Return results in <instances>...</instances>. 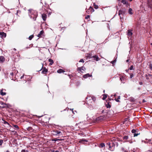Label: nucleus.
Listing matches in <instances>:
<instances>
[{
  "label": "nucleus",
  "mask_w": 152,
  "mask_h": 152,
  "mask_svg": "<svg viewBox=\"0 0 152 152\" xmlns=\"http://www.w3.org/2000/svg\"><path fill=\"white\" fill-rule=\"evenodd\" d=\"M28 11V15L30 18L33 19L35 21L38 15L37 11L32 9L29 10Z\"/></svg>",
  "instance_id": "nucleus-1"
},
{
  "label": "nucleus",
  "mask_w": 152,
  "mask_h": 152,
  "mask_svg": "<svg viewBox=\"0 0 152 152\" xmlns=\"http://www.w3.org/2000/svg\"><path fill=\"white\" fill-rule=\"evenodd\" d=\"M109 150L113 151V146H114V143L112 141H111L110 142H108L107 143Z\"/></svg>",
  "instance_id": "nucleus-2"
},
{
  "label": "nucleus",
  "mask_w": 152,
  "mask_h": 152,
  "mask_svg": "<svg viewBox=\"0 0 152 152\" xmlns=\"http://www.w3.org/2000/svg\"><path fill=\"white\" fill-rule=\"evenodd\" d=\"M94 9L91 7L90 6L89 8L86 11V12H87L88 14H90V13H92L93 12H94Z\"/></svg>",
  "instance_id": "nucleus-3"
},
{
  "label": "nucleus",
  "mask_w": 152,
  "mask_h": 152,
  "mask_svg": "<svg viewBox=\"0 0 152 152\" xmlns=\"http://www.w3.org/2000/svg\"><path fill=\"white\" fill-rule=\"evenodd\" d=\"M120 79L122 83H125L126 80L125 76H121L120 77Z\"/></svg>",
  "instance_id": "nucleus-4"
},
{
  "label": "nucleus",
  "mask_w": 152,
  "mask_h": 152,
  "mask_svg": "<svg viewBox=\"0 0 152 152\" xmlns=\"http://www.w3.org/2000/svg\"><path fill=\"white\" fill-rule=\"evenodd\" d=\"M133 33L132 32V30H128L127 31V35L129 37H132Z\"/></svg>",
  "instance_id": "nucleus-5"
},
{
  "label": "nucleus",
  "mask_w": 152,
  "mask_h": 152,
  "mask_svg": "<svg viewBox=\"0 0 152 152\" xmlns=\"http://www.w3.org/2000/svg\"><path fill=\"white\" fill-rule=\"evenodd\" d=\"M86 69L85 68L84 66H82L80 67H79L78 68L77 70L79 71V72H83L82 71V70L85 71Z\"/></svg>",
  "instance_id": "nucleus-6"
},
{
  "label": "nucleus",
  "mask_w": 152,
  "mask_h": 152,
  "mask_svg": "<svg viewBox=\"0 0 152 152\" xmlns=\"http://www.w3.org/2000/svg\"><path fill=\"white\" fill-rule=\"evenodd\" d=\"M121 2L124 4L127 7H128L129 5L128 1H126V0H122Z\"/></svg>",
  "instance_id": "nucleus-7"
},
{
  "label": "nucleus",
  "mask_w": 152,
  "mask_h": 152,
  "mask_svg": "<svg viewBox=\"0 0 152 152\" xmlns=\"http://www.w3.org/2000/svg\"><path fill=\"white\" fill-rule=\"evenodd\" d=\"M91 53L92 52L90 53H88V56H86V57H98V56L96 55L92 56L93 55Z\"/></svg>",
  "instance_id": "nucleus-8"
},
{
  "label": "nucleus",
  "mask_w": 152,
  "mask_h": 152,
  "mask_svg": "<svg viewBox=\"0 0 152 152\" xmlns=\"http://www.w3.org/2000/svg\"><path fill=\"white\" fill-rule=\"evenodd\" d=\"M0 105H1L0 107H1L2 108H4L7 106V104H6L1 102H0Z\"/></svg>",
  "instance_id": "nucleus-9"
},
{
  "label": "nucleus",
  "mask_w": 152,
  "mask_h": 152,
  "mask_svg": "<svg viewBox=\"0 0 152 152\" xmlns=\"http://www.w3.org/2000/svg\"><path fill=\"white\" fill-rule=\"evenodd\" d=\"M129 137L128 136H125L123 137V139L124 141V142H127V140L129 139Z\"/></svg>",
  "instance_id": "nucleus-10"
},
{
  "label": "nucleus",
  "mask_w": 152,
  "mask_h": 152,
  "mask_svg": "<svg viewBox=\"0 0 152 152\" xmlns=\"http://www.w3.org/2000/svg\"><path fill=\"white\" fill-rule=\"evenodd\" d=\"M92 76L91 75L89 74L88 73L84 75L83 76V77L84 78H87L88 77H92Z\"/></svg>",
  "instance_id": "nucleus-11"
},
{
  "label": "nucleus",
  "mask_w": 152,
  "mask_h": 152,
  "mask_svg": "<svg viewBox=\"0 0 152 152\" xmlns=\"http://www.w3.org/2000/svg\"><path fill=\"white\" fill-rule=\"evenodd\" d=\"M125 10H120L119 12V15H120V17L121 18V15H123L124 14Z\"/></svg>",
  "instance_id": "nucleus-12"
},
{
  "label": "nucleus",
  "mask_w": 152,
  "mask_h": 152,
  "mask_svg": "<svg viewBox=\"0 0 152 152\" xmlns=\"http://www.w3.org/2000/svg\"><path fill=\"white\" fill-rule=\"evenodd\" d=\"M48 69H46L45 67L43 68L42 70V73L43 74H45L46 73L48 72Z\"/></svg>",
  "instance_id": "nucleus-13"
},
{
  "label": "nucleus",
  "mask_w": 152,
  "mask_h": 152,
  "mask_svg": "<svg viewBox=\"0 0 152 152\" xmlns=\"http://www.w3.org/2000/svg\"><path fill=\"white\" fill-rule=\"evenodd\" d=\"M42 16L43 20H44L45 21L46 20L47 18L46 15L45 14H43L42 15Z\"/></svg>",
  "instance_id": "nucleus-14"
},
{
  "label": "nucleus",
  "mask_w": 152,
  "mask_h": 152,
  "mask_svg": "<svg viewBox=\"0 0 152 152\" xmlns=\"http://www.w3.org/2000/svg\"><path fill=\"white\" fill-rule=\"evenodd\" d=\"M44 33V31H41L39 34L37 35V37H42V35Z\"/></svg>",
  "instance_id": "nucleus-15"
},
{
  "label": "nucleus",
  "mask_w": 152,
  "mask_h": 152,
  "mask_svg": "<svg viewBox=\"0 0 152 152\" xmlns=\"http://www.w3.org/2000/svg\"><path fill=\"white\" fill-rule=\"evenodd\" d=\"M26 129L28 131L31 132H32L33 130L32 128L31 127H28L26 128Z\"/></svg>",
  "instance_id": "nucleus-16"
},
{
  "label": "nucleus",
  "mask_w": 152,
  "mask_h": 152,
  "mask_svg": "<svg viewBox=\"0 0 152 152\" xmlns=\"http://www.w3.org/2000/svg\"><path fill=\"white\" fill-rule=\"evenodd\" d=\"M103 119V117L102 116H100V117H97L96 119V120L97 121H99L100 120H101Z\"/></svg>",
  "instance_id": "nucleus-17"
},
{
  "label": "nucleus",
  "mask_w": 152,
  "mask_h": 152,
  "mask_svg": "<svg viewBox=\"0 0 152 152\" xmlns=\"http://www.w3.org/2000/svg\"><path fill=\"white\" fill-rule=\"evenodd\" d=\"M0 35L2 37H6V34L4 32H0Z\"/></svg>",
  "instance_id": "nucleus-18"
},
{
  "label": "nucleus",
  "mask_w": 152,
  "mask_h": 152,
  "mask_svg": "<svg viewBox=\"0 0 152 152\" xmlns=\"http://www.w3.org/2000/svg\"><path fill=\"white\" fill-rule=\"evenodd\" d=\"M64 72H65V71L61 69H59L57 71V72L58 73H61Z\"/></svg>",
  "instance_id": "nucleus-19"
},
{
  "label": "nucleus",
  "mask_w": 152,
  "mask_h": 152,
  "mask_svg": "<svg viewBox=\"0 0 152 152\" xmlns=\"http://www.w3.org/2000/svg\"><path fill=\"white\" fill-rule=\"evenodd\" d=\"M107 113L108 114H110V116H112L114 114V112L112 110L111 111L110 110L108 111Z\"/></svg>",
  "instance_id": "nucleus-20"
},
{
  "label": "nucleus",
  "mask_w": 152,
  "mask_h": 152,
  "mask_svg": "<svg viewBox=\"0 0 152 152\" xmlns=\"http://www.w3.org/2000/svg\"><path fill=\"white\" fill-rule=\"evenodd\" d=\"M54 132H56V134H55L56 135L58 134H60L61 133V132L58 130H56V131H54Z\"/></svg>",
  "instance_id": "nucleus-21"
},
{
  "label": "nucleus",
  "mask_w": 152,
  "mask_h": 152,
  "mask_svg": "<svg viewBox=\"0 0 152 152\" xmlns=\"http://www.w3.org/2000/svg\"><path fill=\"white\" fill-rule=\"evenodd\" d=\"M5 60V58H0V63H2Z\"/></svg>",
  "instance_id": "nucleus-22"
},
{
  "label": "nucleus",
  "mask_w": 152,
  "mask_h": 152,
  "mask_svg": "<svg viewBox=\"0 0 152 152\" xmlns=\"http://www.w3.org/2000/svg\"><path fill=\"white\" fill-rule=\"evenodd\" d=\"M120 99V96H118L117 99L115 98V100L117 102H120V101L119 100V99Z\"/></svg>",
  "instance_id": "nucleus-23"
},
{
  "label": "nucleus",
  "mask_w": 152,
  "mask_h": 152,
  "mask_svg": "<svg viewBox=\"0 0 152 152\" xmlns=\"http://www.w3.org/2000/svg\"><path fill=\"white\" fill-rule=\"evenodd\" d=\"M0 94L2 96H4L6 95V93L5 92H4L3 91V90L2 89L0 91Z\"/></svg>",
  "instance_id": "nucleus-24"
},
{
  "label": "nucleus",
  "mask_w": 152,
  "mask_h": 152,
  "mask_svg": "<svg viewBox=\"0 0 152 152\" xmlns=\"http://www.w3.org/2000/svg\"><path fill=\"white\" fill-rule=\"evenodd\" d=\"M103 97L102 98V99L103 100H104L106 99V98L107 97V95L106 94H104L103 95Z\"/></svg>",
  "instance_id": "nucleus-25"
},
{
  "label": "nucleus",
  "mask_w": 152,
  "mask_h": 152,
  "mask_svg": "<svg viewBox=\"0 0 152 152\" xmlns=\"http://www.w3.org/2000/svg\"><path fill=\"white\" fill-rule=\"evenodd\" d=\"M49 62H50V63L49 64L50 65H52L53 63V60L51 59H49Z\"/></svg>",
  "instance_id": "nucleus-26"
},
{
  "label": "nucleus",
  "mask_w": 152,
  "mask_h": 152,
  "mask_svg": "<svg viewBox=\"0 0 152 152\" xmlns=\"http://www.w3.org/2000/svg\"><path fill=\"white\" fill-rule=\"evenodd\" d=\"M84 141L87 142L88 141L85 139H82V140H80L79 141V142L80 143H83V142H84Z\"/></svg>",
  "instance_id": "nucleus-27"
},
{
  "label": "nucleus",
  "mask_w": 152,
  "mask_h": 152,
  "mask_svg": "<svg viewBox=\"0 0 152 152\" xmlns=\"http://www.w3.org/2000/svg\"><path fill=\"white\" fill-rule=\"evenodd\" d=\"M13 127L15 128V129L16 130H18L19 129V127L17 125H13Z\"/></svg>",
  "instance_id": "nucleus-28"
},
{
  "label": "nucleus",
  "mask_w": 152,
  "mask_h": 152,
  "mask_svg": "<svg viewBox=\"0 0 152 152\" xmlns=\"http://www.w3.org/2000/svg\"><path fill=\"white\" fill-rule=\"evenodd\" d=\"M132 9L131 8H130L129 10V13L130 14H133L132 12Z\"/></svg>",
  "instance_id": "nucleus-29"
},
{
  "label": "nucleus",
  "mask_w": 152,
  "mask_h": 152,
  "mask_svg": "<svg viewBox=\"0 0 152 152\" xmlns=\"http://www.w3.org/2000/svg\"><path fill=\"white\" fill-rule=\"evenodd\" d=\"M106 106L107 108H110L111 107L109 103H107V104H106Z\"/></svg>",
  "instance_id": "nucleus-30"
},
{
  "label": "nucleus",
  "mask_w": 152,
  "mask_h": 152,
  "mask_svg": "<svg viewBox=\"0 0 152 152\" xmlns=\"http://www.w3.org/2000/svg\"><path fill=\"white\" fill-rule=\"evenodd\" d=\"M61 140V139H55V138L53 139V140H52L53 141H60Z\"/></svg>",
  "instance_id": "nucleus-31"
},
{
  "label": "nucleus",
  "mask_w": 152,
  "mask_h": 152,
  "mask_svg": "<svg viewBox=\"0 0 152 152\" xmlns=\"http://www.w3.org/2000/svg\"><path fill=\"white\" fill-rule=\"evenodd\" d=\"M100 146L101 148H103L105 146V145L104 143H101L100 144Z\"/></svg>",
  "instance_id": "nucleus-32"
},
{
  "label": "nucleus",
  "mask_w": 152,
  "mask_h": 152,
  "mask_svg": "<svg viewBox=\"0 0 152 152\" xmlns=\"http://www.w3.org/2000/svg\"><path fill=\"white\" fill-rule=\"evenodd\" d=\"M33 37L34 36L33 35H31L29 37L28 39H29V40H31Z\"/></svg>",
  "instance_id": "nucleus-33"
},
{
  "label": "nucleus",
  "mask_w": 152,
  "mask_h": 152,
  "mask_svg": "<svg viewBox=\"0 0 152 152\" xmlns=\"http://www.w3.org/2000/svg\"><path fill=\"white\" fill-rule=\"evenodd\" d=\"M94 58V60H96V61H98L100 60L99 58Z\"/></svg>",
  "instance_id": "nucleus-34"
},
{
  "label": "nucleus",
  "mask_w": 152,
  "mask_h": 152,
  "mask_svg": "<svg viewBox=\"0 0 152 152\" xmlns=\"http://www.w3.org/2000/svg\"><path fill=\"white\" fill-rule=\"evenodd\" d=\"M149 67L150 69H151V70H152V64H150L149 65Z\"/></svg>",
  "instance_id": "nucleus-35"
},
{
  "label": "nucleus",
  "mask_w": 152,
  "mask_h": 152,
  "mask_svg": "<svg viewBox=\"0 0 152 152\" xmlns=\"http://www.w3.org/2000/svg\"><path fill=\"white\" fill-rule=\"evenodd\" d=\"M3 143V141L2 140H0V146Z\"/></svg>",
  "instance_id": "nucleus-36"
},
{
  "label": "nucleus",
  "mask_w": 152,
  "mask_h": 152,
  "mask_svg": "<svg viewBox=\"0 0 152 152\" xmlns=\"http://www.w3.org/2000/svg\"><path fill=\"white\" fill-rule=\"evenodd\" d=\"M21 152H28V151L27 150H26L24 149H23L21 150Z\"/></svg>",
  "instance_id": "nucleus-37"
},
{
  "label": "nucleus",
  "mask_w": 152,
  "mask_h": 152,
  "mask_svg": "<svg viewBox=\"0 0 152 152\" xmlns=\"http://www.w3.org/2000/svg\"><path fill=\"white\" fill-rule=\"evenodd\" d=\"M136 132V130L135 129H133L132 130V132L133 133H135Z\"/></svg>",
  "instance_id": "nucleus-38"
},
{
  "label": "nucleus",
  "mask_w": 152,
  "mask_h": 152,
  "mask_svg": "<svg viewBox=\"0 0 152 152\" xmlns=\"http://www.w3.org/2000/svg\"><path fill=\"white\" fill-rule=\"evenodd\" d=\"M133 66H132V65L131 66L129 67V69L130 70H132L133 69Z\"/></svg>",
  "instance_id": "nucleus-39"
},
{
  "label": "nucleus",
  "mask_w": 152,
  "mask_h": 152,
  "mask_svg": "<svg viewBox=\"0 0 152 152\" xmlns=\"http://www.w3.org/2000/svg\"><path fill=\"white\" fill-rule=\"evenodd\" d=\"M139 134H138V133L136 134V133H135L134 134V137H135L137 136Z\"/></svg>",
  "instance_id": "nucleus-40"
},
{
  "label": "nucleus",
  "mask_w": 152,
  "mask_h": 152,
  "mask_svg": "<svg viewBox=\"0 0 152 152\" xmlns=\"http://www.w3.org/2000/svg\"><path fill=\"white\" fill-rule=\"evenodd\" d=\"M89 99V100H90L92 99V97H88L86 98V100H87V99Z\"/></svg>",
  "instance_id": "nucleus-41"
},
{
  "label": "nucleus",
  "mask_w": 152,
  "mask_h": 152,
  "mask_svg": "<svg viewBox=\"0 0 152 152\" xmlns=\"http://www.w3.org/2000/svg\"><path fill=\"white\" fill-rule=\"evenodd\" d=\"M94 8L95 9H97L98 8V6L97 5H95L94 6Z\"/></svg>",
  "instance_id": "nucleus-42"
},
{
  "label": "nucleus",
  "mask_w": 152,
  "mask_h": 152,
  "mask_svg": "<svg viewBox=\"0 0 152 152\" xmlns=\"http://www.w3.org/2000/svg\"><path fill=\"white\" fill-rule=\"evenodd\" d=\"M84 60L83 59H80V61H79V62H83V63L84 62Z\"/></svg>",
  "instance_id": "nucleus-43"
},
{
  "label": "nucleus",
  "mask_w": 152,
  "mask_h": 152,
  "mask_svg": "<svg viewBox=\"0 0 152 152\" xmlns=\"http://www.w3.org/2000/svg\"><path fill=\"white\" fill-rule=\"evenodd\" d=\"M133 76H134V75H133V74H131L130 75V78H132L133 77Z\"/></svg>",
  "instance_id": "nucleus-44"
},
{
  "label": "nucleus",
  "mask_w": 152,
  "mask_h": 152,
  "mask_svg": "<svg viewBox=\"0 0 152 152\" xmlns=\"http://www.w3.org/2000/svg\"><path fill=\"white\" fill-rule=\"evenodd\" d=\"M90 17V16L89 15H88L87 16H86V17H85V18L86 19H88V18H89Z\"/></svg>",
  "instance_id": "nucleus-45"
},
{
  "label": "nucleus",
  "mask_w": 152,
  "mask_h": 152,
  "mask_svg": "<svg viewBox=\"0 0 152 152\" xmlns=\"http://www.w3.org/2000/svg\"><path fill=\"white\" fill-rule=\"evenodd\" d=\"M52 152H59V151L58 150L56 151H53Z\"/></svg>",
  "instance_id": "nucleus-46"
},
{
  "label": "nucleus",
  "mask_w": 152,
  "mask_h": 152,
  "mask_svg": "<svg viewBox=\"0 0 152 152\" xmlns=\"http://www.w3.org/2000/svg\"><path fill=\"white\" fill-rule=\"evenodd\" d=\"M10 75H11L12 76L14 75V73L13 72H11L10 73Z\"/></svg>",
  "instance_id": "nucleus-47"
},
{
  "label": "nucleus",
  "mask_w": 152,
  "mask_h": 152,
  "mask_svg": "<svg viewBox=\"0 0 152 152\" xmlns=\"http://www.w3.org/2000/svg\"><path fill=\"white\" fill-rule=\"evenodd\" d=\"M4 124H8V125H9V124L6 121H5L4 122Z\"/></svg>",
  "instance_id": "nucleus-48"
},
{
  "label": "nucleus",
  "mask_w": 152,
  "mask_h": 152,
  "mask_svg": "<svg viewBox=\"0 0 152 152\" xmlns=\"http://www.w3.org/2000/svg\"><path fill=\"white\" fill-rule=\"evenodd\" d=\"M127 142H129L130 143H132V141L130 140H127Z\"/></svg>",
  "instance_id": "nucleus-49"
},
{
  "label": "nucleus",
  "mask_w": 152,
  "mask_h": 152,
  "mask_svg": "<svg viewBox=\"0 0 152 152\" xmlns=\"http://www.w3.org/2000/svg\"><path fill=\"white\" fill-rule=\"evenodd\" d=\"M111 63L113 64V65L114 64V60H113V61L111 62Z\"/></svg>",
  "instance_id": "nucleus-50"
},
{
  "label": "nucleus",
  "mask_w": 152,
  "mask_h": 152,
  "mask_svg": "<svg viewBox=\"0 0 152 152\" xmlns=\"http://www.w3.org/2000/svg\"><path fill=\"white\" fill-rule=\"evenodd\" d=\"M24 75H23V76H22L21 77H20V79H23V77H24Z\"/></svg>",
  "instance_id": "nucleus-51"
},
{
  "label": "nucleus",
  "mask_w": 152,
  "mask_h": 152,
  "mask_svg": "<svg viewBox=\"0 0 152 152\" xmlns=\"http://www.w3.org/2000/svg\"><path fill=\"white\" fill-rule=\"evenodd\" d=\"M139 83V84H140V85H142V82H140Z\"/></svg>",
  "instance_id": "nucleus-52"
},
{
  "label": "nucleus",
  "mask_w": 152,
  "mask_h": 152,
  "mask_svg": "<svg viewBox=\"0 0 152 152\" xmlns=\"http://www.w3.org/2000/svg\"><path fill=\"white\" fill-rule=\"evenodd\" d=\"M129 59L127 60H126V62H129Z\"/></svg>",
  "instance_id": "nucleus-53"
},
{
  "label": "nucleus",
  "mask_w": 152,
  "mask_h": 152,
  "mask_svg": "<svg viewBox=\"0 0 152 152\" xmlns=\"http://www.w3.org/2000/svg\"><path fill=\"white\" fill-rule=\"evenodd\" d=\"M96 5L95 4V3H94V6L95 5Z\"/></svg>",
  "instance_id": "nucleus-54"
},
{
  "label": "nucleus",
  "mask_w": 152,
  "mask_h": 152,
  "mask_svg": "<svg viewBox=\"0 0 152 152\" xmlns=\"http://www.w3.org/2000/svg\"><path fill=\"white\" fill-rule=\"evenodd\" d=\"M43 65H42V69L40 70H40L42 69V68H43Z\"/></svg>",
  "instance_id": "nucleus-55"
},
{
  "label": "nucleus",
  "mask_w": 152,
  "mask_h": 152,
  "mask_svg": "<svg viewBox=\"0 0 152 152\" xmlns=\"http://www.w3.org/2000/svg\"><path fill=\"white\" fill-rule=\"evenodd\" d=\"M6 152H10L8 150H7Z\"/></svg>",
  "instance_id": "nucleus-56"
},
{
  "label": "nucleus",
  "mask_w": 152,
  "mask_h": 152,
  "mask_svg": "<svg viewBox=\"0 0 152 152\" xmlns=\"http://www.w3.org/2000/svg\"><path fill=\"white\" fill-rule=\"evenodd\" d=\"M103 93H105V90H104L103 91Z\"/></svg>",
  "instance_id": "nucleus-57"
},
{
  "label": "nucleus",
  "mask_w": 152,
  "mask_h": 152,
  "mask_svg": "<svg viewBox=\"0 0 152 152\" xmlns=\"http://www.w3.org/2000/svg\"><path fill=\"white\" fill-rule=\"evenodd\" d=\"M130 1H132V0H129Z\"/></svg>",
  "instance_id": "nucleus-58"
},
{
  "label": "nucleus",
  "mask_w": 152,
  "mask_h": 152,
  "mask_svg": "<svg viewBox=\"0 0 152 152\" xmlns=\"http://www.w3.org/2000/svg\"><path fill=\"white\" fill-rule=\"evenodd\" d=\"M116 139H117V140H118V138H117Z\"/></svg>",
  "instance_id": "nucleus-59"
},
{
  "label": "nucleus",
  "mask_w": 152,
  "mask_h": 152,
  "mask_svg": "<svg viewBox=\"0 0 152 152\" xmlns=\"http://www.w3.org/2000/svg\"><path fill=\"white\" fill-rule=\"evenodd\" d=\"M18 11H17V14L18 13Z\"/></svg>",
  "instance_id": "nucleus-60"
},
{
  "label": "nucleus",
  "mask_w": 152,
  "mask_h": 152,
  "mask_svg": "<svg viewBox=\"0 0 152 152\" xmlns=\"http://www.w3.org/2000/svg\"><path fill=\"white\" fill-rule=\"evenodd\" d=\"M143 102H145V101H144V100H143Z\"/></svg>",
  "instance_id": "nucleus-61"
},
{
  "label": "nucleus",
  "mask_w": 152,
  "mask_h": 152,
  "mask_svg": "<svg viewBox=\"0 0 152 152\" xmlns=\"http://www.w3.org/2000/svg\"><path fill=\"white\" fill-rule=\"evenodd\" d=\"M0 57H3L2 56H0Z\"/></svg>",
  "instance_id": "nucleus-62"
},
{
  "label": "nucleus",
  "mask_w": 152,
  "mask_h": 152,
  "mask_svg": "<svg viewBox=\"0 0 152 152\" xmlns=\"http://www.w3.org/2000/svg\"><path fill=\"white\" fill-rule=\"evenodd\" d=\"M115 61H115H115H115Z\"/></svg>",
  "instance_id": "nucleus-63"
},
{
  "label": "nucleus",
  "mask_w": 152,
  "mask_h": 152,
  "mask_svg": "<svg viewBox=\"0 0 152 152\" xmlns=\"http://www.w3.org/2000/svg\"><path fill=\"white\" fill-rule=\"evenodd\" d=\"M104 110H103V111H102V113H103V112H104Z\"/></svg>",
  "instance_id": "nucleus-64"
}]
</instances>
